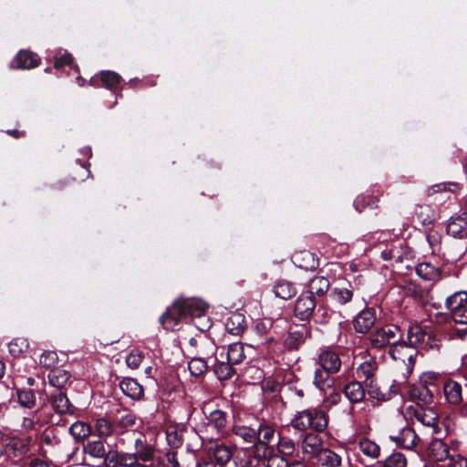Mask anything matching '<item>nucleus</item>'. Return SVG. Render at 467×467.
<instances>
[{
	"label": "nucleus",
	"mask_w": 467,
	"mask_h": 467,
	"mask_svg": "<svg viewBox=\"0 0 467 467\" xmlns=\"http://www.w3.org/2000/svg\"><path fill=\"white\" fill-rule=\"evenodd\" d=\"M467 291H457L446 298V307L452 313L466 306Z\"/></svg>",
	"instance_id": "37"
},
{
	"label": "nucleus",
	"mask_w": 467,
	"mask_h": 467,
	"mask_svg": "<svg viewBox=\"0 0 467 467\" xmlns=\"http://www.w3.org/2000/svg\"><path fill=\"white\" fill-rule=\"evenodd\" d=\"M417 275L424 281L436 283L441 279V269L429 262H422L416 266Z\"/></svg>",
	"instance_id": "22"
},
{
	"label": "nucleus",
	"mask_w": 467,
	"mask_h": 467,
	"mask_svg": "<svg viewBox=\"0 0 467 467\" xmlns=\"http://www.w3.org/2000/svg\"><path fill=\"white\" fill-rule=\"evenodd\" d=\"M48 402L52 410L58 415H74L77 409L71 403L65 392H57L51 394L48 398Z\"/></svg>",
	"instance_id": "14"
},
{
	"label": "nucleus",
	"mask_w": 467,
	"mask_h": 467,
	"mask_svg": "<svg viewBox=\"0 0 467 467\" xmlns=\"http://www.w3.org/2000/svg\"><path fill=\"white\" fill-rule=\"evenodd\" d=\"M84 460L103 461L107 456L106 447L100 440L89 441L83 446Z\"/></svg>",
	"instance_id": "21"
},
{
	"label": "nucleus",
	"mask_w": 467,
	"mask_h": 467,
	"mask_svg": "<svg viewBox=\"0 0 467 467\" xmlns=\"http://www.w3.org/2000/svg\"><path fill=\"white\" fill-rule=\"evenodd\" d=\"M99 76L102 86L109 89L115 88L121 80V77L118 73L110 70L101 71Z\"/></svg>",
	"instance_id": "46"
},
{
	"label": "nucleus",
	"mask_w": 467,
	"mask_h": 467,
	"mask_svg": "<svg viewBox=\"0 0 467 467\" xmlns=\"http://www.w3.org/2000/svg\"><path fill=\"white\" fill-rule=\"evenodd\" d=\"M329 374L331 373L321 367L315 370L313 384L321 393H326L333 387V379Z\"/></svg>",
	"instance_id": "28"
},
{
	"label": "nucleus",
	"mask_w": 467,
	"mask_h": 467,
	"mask_svg": "<svg viewBox=\"0 0 467 467\" xmlns=\"http://www.w3.org/2000/svg\"><path fill=\"white\" fill-rule=\"evenodd\" d=\"M344 394L351 403H358L365 398V389L359 381L353 380L345 386Z\"/></svg>",
	"instance_id": "27"
},
{
	"label": "nucleus",
	"mask_w": 467,
	"mask_h": 467,
	"mask_svg": "<svg viewBox=\"0 0 467 467\" xmlns=\"http://www.w3.org/2000/svg\"><path fill=\"white\" fill-rule=\"evenodd\" d=\"M389 352L392 359L400 361L406 367L407 373H411L414 367L417 349L400 338L395 344L390 346Z\"/></svg>",
	"instance_id": "5"
},
{
	"label": "nucleus",
	"mask_w": 467,
	"mask_h": 467,
	"mask_svg": "<svg viewBox=\"0 0 467 467\" xmlns=\"http://www.w3.org/2000/svg\"><path fill=\"white\" fill-rule=\"evenodd\" d=\"M39 63V57L36 54L29 51L21 50L12 62L11 67L19 69H31Z\"/></svg>",
	"instance_id": "24"
},
{
	"label": "nucleus",
	"mask_w": 467,
	"mask_h": 467,
	"mask_svg": "<svg viewBox=\"0 0 467 467\" xmlns=\"http://www.w3.org/2000/svg\"><path fill=\"white\" fill-rule=\"evenodd\" d=\"M428 455L440 467H467V459L441 439H433L428 445Z\"/></svg>",
	"instance_id": "2"
},
{
	"label": "nucleus",
	"mask_w": 467,
	"mask_h": 467,
	"mask_svg": "<svg viewBox=\"0 0 467 467\" xmlns=\"http://www.w3.org/2000/svg\"><path fill=\"white\" fill-rule=\"evenodd\" d=\"M28 347V341L24 337H16L8 344L9 353L15 358L22 356Z\"/></svg>",
	"instance_id": "47"
},
{
	"label": "nucleus",
	"mask_w": 467,
	"mask_h": 467,
	"mask_svg": "<svg viewBox=\"0 0 467 467\" xmlns=\"http://www.w3.org/2000/svg\"><path fill=\"white\" fill-rule=\"evenodd\" d=\"M240 467H264L261 460L257 456L247 455L245 459L241 460Z\"/></svg>",
	"instance_id": "63"
},
{
	"label": "nucleus",
	"mask_w": 467,
	"mask_h": 467,
	"mask_svg": "<svg viewBox=\"0 0 467 467\" xmlns=\"http://www.w3.org/2000/svg\"><path fill=\"white\" fill-rule=\"evenodd\" d=\"M389 438L396 446L406 450L413 449L419 441L414 430L409 426H404L399 431L391 432Z\"/></svg>",
	"instance_id": "11"
},
{
	"label": "nucleus",
	"mask_w": 467,
	"mask_h": 467,
	"mask_svg": "<svg viewBox=\"0 0 467 467\" xmlns=\"http://www.w3.org/2000/svg\"><path fill=\"white\" fill-rule=\"evenodd\" d=\"M143 353L139 350H132L126 357V364L131 369H136L143 360Z\"/></svg>",
	"instance_id": "58"
},
{
	"label": "nucleus",
	"mask_w": 467,
	"mask_h": 467,
	"mask_svg": "<svg viewBox=\"0 0 467 467\" xmlns=\"http://www.w3.org/2000/svg\"><path fill=\"white\" fill-rule=\"evenodd\" d=\"M334 299L340 305H345L352 300L353 291L350 288H335L332 291Z\"/></svg>",
	"instance_id": "54"
},
{
	"label": "nucleus",
	"mask_w": 467,
	"mask_h": 467,
	"mask_svg": "<svg viewBox=\"0 0 467 467\" xmlns=\"http://www.w3.org/2000/svg\"><path fill=\"white\" fill-rule=\"evenodd\" d=\"M122 393L134 400H139L144 396L143 387L134 379L125 378L119 382Z\"/></svg>",
	"instance_id": "23"
},
{
	"label": "nucleus",
	"mask_w": 467,
	"mask_h": 467,
	"mask_svg": "<svg viewBox=\"0 0 467 467\" xmlns=\"http://www.w3.org/2000/svg\"><path fill=\"white\" fill-rule=\"evenodd\" d=\"M358 450L367 457L370 459H377L380 455V447L374 441L367 438H362L358 444Z\"/></svg>",
	"instance_id": "38"
},
{
	"label": "nucleus",
	"mask_w": 467,
	"mask_h": 467,
	"mask_svg": "<svg viewBox=\"0 0 467 467\" xmlns=\"http://www.w3.org/2000/svg\"><path fill=\"white\" fill-rule=\"evenodd\" d=\"M400 338V329L396 326H385L376 329L369 335V342L374 348H382L389 345L392 346Z\"/></svg>",
	"instance_id": "6"
},
{
	"label": "nucleus",
	"mask_w": 467,
	"mask_h": 467,
	"mask_svg": "<svg viewBox=\"0 0 467 467\" xmlns=\"http://www.w3.org/2000/svg\"><path fill=\"white\" fill-rule=\"evenodd\" d=\"M69 433L76 439L81 440L91 433V428L84 421H76L69 427Z\"/></svg>",
	"instance_id": "48"
},
{
	"label": "nucleus",
	"mask_w": 467,
	"mask_h": 467,
	"mask_svg": "<svg viewBox=\"0 0 467 467\" xmlns=\"http://www.w3.org/2000/svg\"><path fill=\"white\" fill-rule=\"evenodd\" d=\"M369 396L381 402H386L390 400L389 394L385 389V387H371L368 390Z\"/></svg>",
	"instance_id": "61"
},
{
	"label": "nucleus",
	"mask_w": 467,
	"mask_h": 467,
	"mask_svg": "<svg viewBox=\"0 0 467 467\" xmlns=\"http://www.w3.org/2000/svg\"><path fill=\"white\" fill-rule=\"evenodd\" d=\"M245 358L244 345L236 342L230 344L225 352V359L231 362L233 365L240 364Z\"/></svg>",
	"instance_id": "31"
},
{
	"label": "nucleus",
	"mask_w": 467,
	"mask_h": 467,
	"mask_svg": "<svg viewBox=\"0 0 467 467\" xmlns=\"http://www.w3.org/2000/svg\"><path fill=\"white\" fill-rule=\"evenodd\" d=\"M329 281L324 276H316L308 284L307 290L305 292L313 296H323L329 288Z\"/></svg>",
	"instance_id": "30"
},
{
	"label": "nucleus",
	"mask_w": 467,
	"mask_h": 467,
	"mask_svg": "<svg viewBox=\"0 0 467 467\" xmlns=\"http://www.w3.org/2000/svg\"><path fill=\"white\" fill-rule=\"evenodd\" d=\"M234 435L243 440V441L256 446L258 440V433L256 427H251L247 425L236 424L233 428Z\"/></svg>",
	"instance_id": "29"
},
{
	"label": "nucleus",
	"mask_w": 467,
	"mask_h": 467,
	"mask_svg": "<svg viewBox=\"0 0 467 467\" xmlns=\"http://www.w3.org/2000/svg\"><path fill=\"white\" fill-rule=\"evenodd\" d=\"M376 322V312L372 308L360 311L353 319V327L357 333L366 334Z\"/></svg>",
	"instance_id": "17"
},
{
	"label": "nucleus",
	"mask_w": 467,
	"mask_h": 467,
	"mask_svg": "<svg viewBox=\"0 0 467 467\" xmlns=\"http://www.w3.org/2000/svg\"><path fill=\"white\" fill-rule=\"evenodd\" d=\"M314 464L320 467H349V460L344 459L342 455L334 451L324 448Z\"/></svg>",
	"instance_id": "13"
},
{
	"label": "nucleus",
	"mask_w": 467,
	"mask_h": 467,
	"mask_svg": "<svg viewBox=\"0 0 467 467\" xmlns=\"http://www.w3.org/2000/svg\"><path fill=\"white\" fill-rule=\"evenodd\" d=\"M407 466V459L400 452H394L390 454L384 463V467H406Z\"/></svg>",
	"instance_id": "56"
},
{
	"label": "nucleus",
	"mask_w": 467,
	"mask_h": 467,
	"mask_svg": "<svg viewBox=\"0 0 467 467\" xmlns=\"http://www.w3.org/2000/svg\"><path fill=\"white\" fill-rule=\"evenodd\" d=\"M300 447L304 458L313 463L324 449L322 439L314 433L306 434L301 440Z\"/></svg>",
	"instance_id": "8"
},
{
	"label": "nucleus",
	"mask_w": 467,
	"mask_h": 467,
	"mask_svg": "<svg viewBox=\"0 0 467 467\" xmlns=\"http://www.w3.org/2000/svg\"><path fill=\"white\" fill-rule=\"evenodd\" d=\"M30 444V438H12L6 444V452L14 458L22 460L31 455Z\"/></svg>",
	"instance_id": "16"
},
{
	"label": "nucleus",
	"mask_w": 467,
	"mask_h": 467,
	"mask_svg": "<svg viewBox=\"0 0 467 467\" xmlns=\"http://www.w3.org/2000/svg\"><path fill=\"white\" fill-rule=\"evenodd\" d=\"M443 394L450 405L459 406L462 403V387L453 379H448L444 382Z\"/></svg>",
	"instance_id": "20"
},
{
	"label": "nucleus",
	"mask_w": 467,
	"mask_h": 467,
	"mask_svg": "<svg viewBox=\"0 0 467 467\" xmlns=\"http://www.w3.org/2000/svg\"><path fill=\"white\" fill-rule=\"evenodd\" d=\"M427 334L421 329L419 325H411L407 332V344L417 348L418 345L424 342Z\"/></svg>",
	"instance_id": "40"
},
{
	"label": "nucleus",
	"mask_w": 467,
	"mask_h": 467,
	"mask_svg": "<svg viewBox=\"0 0 467 467\" xmlns=\"http://www.w3.org/2000/svg\"><path fill=\"white\" fill-rule=\"evenodd\" d=\"M135 455L141 462L152 461L155 454V449L152 444L149 443L144 436H140L134 442Z\"/></svg>",
	"instance_id": "25"
},
{
	"label": "nucleus",
	"mask_w": 467,
	"mask_h": 467,
	"mask_svg": "<svg viewBox=\"0 0 467 467\" xmlns=\"http://www.w3.org/2000/svg\"><path fill=\"white\" fill-rule=\"evenodd\" d=\"M72 65H73V57L70 53H67V51H65L61 55L57 54L55 57L54 67L57 69L62 68L66 66H70V67H74L76 70H78V67L76 65L75 66H72Z\"/></svg>",
	"instance_id": "57"
},
{
	"label": "nucleus",
	"mask_w": 467,
	"mask_h": 467,
	"mask_svg": "<svg viewBox=\"0 0 467 467\" xmlns=\"http://www.w3.org/2000/svg\"><path fill=\"white\" fill-rule=\"evenodd\" d=\"M158 467H180V462L174 451H168L157 459Z\"/></svg>",
	"instance_id": "49"
},
{
	"label": "nucleus",
	"mask_w": 467,
	"mask_h": 467,
	"mask_svg": "<svg viewBox=\"0 0 467 467\" xmlns=\"http://www.w3.org/2000/svg\"><path fill=\"white\" fill-rule=\"evenodd\" d=\"M261 464L264 467H287L288 461L279 454L270 455L267 459L263 457V453H261Z\"/></svg>",
	"instance_id": "53"
},
{
	"label": "nucleus",
	"mask_w": 467,
	"mask_h": 467,
	"mask_svg": "<svg viewBox=\"0 0 467 467\" xmlns=\"http://www.w3.org/2000/svg\"><path fill=\"white\" fill-rule=\"evenodd\" d=\"M378 369V364L375 360L370 359L361 363L356 370L357 378L363 379L364 382L371 381L376 371Z\"/></svg>",
	"instance_id": "34"
},
{
	"label": "nucleus",
	"mask_w": 467,
	"mask_h": 467,
	"mask_svg": "<svg viewBox=\"0 0 467 467\" xmlns=\"http://www.w3.org/2000/svg\"><path fill=\"white\" fill-rule=\"evenodd\" d=\"M95 432L100 438H108L113 434H118L116 424L113 425L107 418H99L95 423Z\"/></svg>",
	"instance_id": "36"
},
{
	"label": "nucleus",
	"mask_w": 467,
	"mask_h": 467,
	"mask_svg": "<svg viewBox=\"0 0 467 467\" xmlns=\"http://www.w3.org/2000/svg\"><path fill=\"white\" fill-rule=\"evenodd\" d=\"M17 400L22 407L32 409L36 405V394L29 389H20L16 390Z\"/></svg>",
	"instance_id": "43"
},
{
	"label": "nucleus",
	"mask_w": 467,
	"mask_h": 467,
	"mask_svg": "<svg viewBox=\"0 0 467 467\" xmlns=\"http://www.w3.org/2000/svg\"><path fill=\"white\" fill-rule=\"evenodd\" d=\"M293 262L299 268H303L306 270H312L317 268V262L314 254L307 251L300 252L298 254H294Z\"/></svg>",
	"instance_id": "33"
},
{
	"label": "nucleus",
	"mask_w": 467,
	"mask_h": 467,
	"mask_svg": "<svg viewBox=\"0 0 467 467\" xmlns=\"http://www.w3.org/2000/svg\"><path fill=\"white\" fill-rule=\"evenodd\" d=\"M58 362L57 353L52 350L44 351L39 358V365L49 371L57 368Z\"/></svg>",
	"instance_id": "42"
},
{
	"label": "nucleus",
	"mask_w": 467,
	"mask_h": 467,
	"mask_svg": "<svg viewBox=\"0 0 467 467\" xmlns=\"http://www.w3.org/2000/svg\"><path fill=\"white\" fill-rule=\"evenodd\" d=\"M451 317L455 323L467 325V307L464 306L456 310V312L451 314Z\"/></svg>",
	"instance_id": "64"
},
{
	"label": "nucleus",
	"mask_w": 467,
	"mask_h": 467,
	"mask_svg": "<svg viewBox=\"0 0 467 467\" xmlns=\"http://www.w3.org/2000/svg\"><path fill=\"white\" fill-rule=\"evenodd\" d=\"M138 462L134 452L120 451V455H119V467H132Z\"/></svg>",
	"instance_id": "60"
},
{
	"label": "nucleus",
	"mask_w": 467,
	"mask_h": 467,
	"mask_svg": "<svg viewBox=\"0 0 467 467\" xmlns=\"http://www.w3.org/2000/svg\"><path fill=\"white\" fill-rule=\"evenodd\" d=\"M207 368V361L202 358H192L188 363L189 371L194 377L202 375Z\"/></svg>",
	"instance_id": "50"
},
{
	"label": "nucleus",
	"mask_w": 467,
	"mask_h": 467,
	"mask_svg": "<svg viewBox=\"0 0 467 467\" xmlns=\"http://www.w3.org/2000/svg\"><path fill=\"white\" fill-rule=\"evenodd\" d=\"M187 436L192 441L186 444L187 451L195 458V451L202 446V438L193 431L170 430L166 432L168 444L173 448H179L182 445L184 437Z\"/></svg>",
	"instance_id": "4"
},
{
	"label": "nucleus",
	"mask_w": 467,
	"mask_h": 467,
	"mask_svg": "<svg viewBox=\"0 0 467 467\" xmlns=\"http://www.w3.org/2000/svg\"><path fill=\"white\" fill-rule=\"evenodd\" d=\"M256 431L258 433V440L256 443V451H254L253 456L261 457V451H263V457H266L268 452L272 451L271 447L268 446L269 442L274 439L275 429L266 424L259 423L256 426Z\"/></svg>",
	"instance_id": "10"
},
{
	"label": "nucleus",
	"mask_w": 467,
	"mask_h": 467,
	"mask_svg": "<svg viewBox=\"0 0 467 467\" xmlns=\"http://www.w3.org/2000/svg\"><path fill=\"white\" fill-rule=\"evenodd\" d=\"M138 418L133 413H128L120 417L117 421L116 426L118 434L126 432L130 428L134 427L137 423Z\"/></svg>",
	"instance_id": "51"
},
{
	"label": "nucleus",
	"mask_w": 467,
	"mask_h": 467,
	"mask_svg": "<svg viewBox=\"0 0 467 467\" xmlns=\"http://www.w3.org/2000/svg\"><path fill=\"white\" fill-rule=\"evenodd\" d=\"M71 374L64 368H57L48 373V382L51 386L62 389L68 386L71 381Z\"/></svg>",
	"instance_id": "26"
},
{
	"label": "nucleus",
	"mask_w": 467,
	"mask_h": 467,
	"mask_svg": "<svg viewBox=\"0 0 467 467\" xmlns=\"http://www.w3.org/2000/svg\"><path fill=\"white\" fill-rule=\"evenodd\" d=\"M274 322L271 318H263L257 320L254 324V331L260 337L265 336V343L272 342L275 340V337L271 334Z\"/></svg>",
	"instance_id": "39"
},
{
	"label": "nucleus",
	"mask_w": 467,
	"mask_h": 467,
	"mask_svg": "<svg viewBox=\"0 0 467 467\" xmlns=\"http://www.w3.org/2000/svg\"><path fill=\"white\" fill-rule=\"evenodd\" d=\"M310 336L309 327L306 325L294 326L290 328L285 343L289 348L296 349Z\"/></svg>",
	"instance_id": "19"
},
{
	"label": "nucleus",
	"mask_w": 467,
	"mask_h": 467,
	"mask_svg": "<svg viewBox=\"0 0 467 467\" xmlns=\"http://www.w3.org/2000/svg\"><path fill=\"white\" fill-rule=\"evenodd\" d=\"M446 231L453 238H467V213L451 216L447 224Z\"/></svg>",
	"instance_id": "15"
},
{
	"label": "nucleus",
	"mask_w": 467,
	"mask_h": 467,
	"mask_svg": "<svg viewBox=\"0 0 467 467\" xmlns=\"http://www.w3.org/2000/svg\"><path fill=\"white\" fill-rule=\"evenodd\" d=\"M276 449L277 454L284 458L285 456H292L296 451V443L292 439L279 435Z\"/></svg>",
	"instance_id": "41"
},
{
	"label": "nucleus",
	"mask_w": 467,
	"mask_h": 467,
	"mask_svg": "<svg viewBox=\"0 0 467 467\" xmlns=\"http://www.w3.org/2000/svg\"><path fill=\"white\" fill-rule=\"evenodd\" d=\"M322 394L324 395L323 405L327 409H330L333 406L337 405L341 400L340 393L336 391L332 387L329 390H327L326 393Z\"/></svg>",
	"instance_id": "55"
},
{
	"label": "nucleus",
	"mask_w": 467,
	"mask_h": 467,
	"mask_svg": "<svg viewBox=\"0 0 467 467\" xmlns=\"http://www.w3.org/2000/svg\"><path fill=\"white\" fill-rule=\"evenodd\" d=\"M416 418L424 426L437 429L439 425V414L433 408H426L416 413Z\"/></svg>",
	"instance_id": "32"
},
{
	"label": "nucleus",
	"mask_w": 467,
	"mask_h": 467,
	"mask_svg": "<svg viewBox=\"0 0 467 467\" xmlns=\"http://www.w3.org/2000/svg\"><path fill=\"white\" fill-rule=\"evenodd\" d=\"M205 414V426L206 429L213 430L218 434H223L226 431L228 425V418L225 411L216 409L211 411L203 410Z\"/></svg>",
	"instance_id": "12"
},
{
	"label": "nucleus",
	"mask_w": 467,
	"mask_h": 467,
	"mask_svg": "<svg viewBox=\"0 0 467 467\" xmlns=\"http://www.w3.org/2000/svg\"><path fill=\"white\" fill-rule=\"evenodd\" d=\"M207 304L196 298H179L160 317V322L167 330H174L180 321L192 317L196 320L198 329L204 331L210 327L209 319L206 317Z\"/></svg>",
	"instance_id": "1"
},
{
	"label": "nucleus",
	"mask_w": 467,
	"mask_h": 467,
	"mask_svg": "<svg viewBox=\"0 0 467 467\" xmlns=\"http://www.w3.org/2000/svg\"><path fill=\"white\" fill-rule=\"evenodd\" d=\"M316 308L317 310L312 316L314 317L316 323L327 324L329 318L328 311L322 306H317Z\"/></svg>",
	"instance_id": "62"
},
{
	"label": "nucleus",
	"mask_w": 467,
	"mask_h": 467,
	"mask_svg": "<svg viewBox=\"0 0 467 467\" xmlns=\"http://www.w3.org/2000/svg\"><path fill=\"white\" fill-rule=\"evenodd\" d=\"M317 306L316 296L303 293L296 300L294 314L302 321L308 320L313 316Z\"/></svg>",
	"instance_id": "9"
},
{
	"label": "nucleus",
	"mask_w": 467,
	"mask_h": 467,
	"mask_svg": "<svg viewBox=\"0 0 467 467\" xmlns=\"http://www.w3.org/2000/svg\"><path fill=\"white\" fill-rule=\"evenodd\" d=\"M226 329L232 335H240L245 328L244 316L240 313H233L225 323Z\"/></svg>",
	"instance_id": "35"
},
{
	"label": "nucleus",
	"mask_w": 467,
	"mask_h": 467,
	"mask_svg": "<svg viewBox=\"0 0 467 467\" xmlns=\"http://www.w3.org/2000/svg\"><path fill=\"white\" fill-rule=\"evenodd\" d=\"M318 364L322 368L334 374L339 371L341 368V359L337 352L326 349L320 352L318 356Z\"/></svg>",
	"instance_id": "18"
},
{
	"label": "nucleus",
	"mask_w": 467,
	"mask_h": 467,
	"mask_svg": "<svg viewBox=\"0 0 467 467\" xmlns=\"http://www.w3.org/2000/svg\"><path fill=\"white\" fill-rule=\"evenodd\" d=\"M285 388L291 398H296L301 400L305 396L303 385L298 381H296L295 383L289 382L285 385Z\"/></svg>",
	"instance_id": "59"
},
{
	"label": "nucleus",
	"mask_w": 467,
	"mask_h": 467,
	"mask_svg": "<svg viewBox=\"0 0 467 467\" xmlns=\"http://www.w3.org/2000/svg\"><path fill=\"white\" fill-rule=\"evenodd\" d=\"M327 423L328 416L319 407L298 411L291 420V426L300 431L312 429L317 432H322L327 429Z\"/></svg>",
	"instance_id": "3"
},
{
	"label": "nucleus",
	"mask_w": 467,
	"mask_h": 467,
	"mask_svg": "<svg viewBox=\"0 0 467 467\" xmlns=\"http://www.w3.org/2000/svg\"><path fill=\"white\" fill-rule=\"evenodd\" d=\"M202 445H203L207 455L213 458L218 465L227 464L233 457V448L223 442L213 440L204 442L202 440Z\"/></svg>",
	"instance_id": "7"
},
{
	"label": "nucleus",
	"mask_w": 467,
	"mask_h": 467,
	"mask_svg": "<svg viewBox=\"0 0 467 467\" xmlns=\"http://www.w3.org/2000/svg\"><path fill=\"white\" fill-rule=\"evenodd\" d=\"M216 361L217 362L213 365V370L218 379L221 380L229 379L234 372V365L226 359L218 360L216 358Z\"/></svg>",
	"instance_id": "45"
},
{
	"label": "nucleus",
	"mask_w": 467,
	"mask_h": 467,
	"mask_svg": "<svg viewBox=\"0 0 467 467\" xmlns=\"http://www.w3.org/2000/svg\"><path fill=\"white\" fill-rule=\"evenodd\" d=\"M411 398L422 403H431L433 400L431 391L425 386L414 388L410 391Z\"/></svg>",
	"instance_id": "52"
},
{
	"label": "nucleus",
	"mask_w": 467,
	"mask_h": 467,
	"mask_svg": "<svg viewBox=\"0 0 467 467\" xmlns=\"http://www.w3.org/2000/svg\"><path fill=\"white\" fill-rule=\"evenodd\" d=\"M274 293L277 297L286 300L296 295V289L291 283L279 281L274 287Z\"/></svg>",
	"instance_id": "44"
}]
</instances>
